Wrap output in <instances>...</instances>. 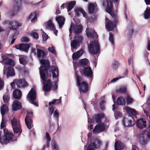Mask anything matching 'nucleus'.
Returning a JSON list of instances; mask_svg holds the SVG:
<instances>
[{
    "label": "nucleus",
    "instance_id": "obj_39",
    "mask_svg": "<svg viewBox=\"0 0 150 150\" xmlns=\"http://www.w3.org/2000/svg\"><path fill=\"white\" fill-rule=\"evenodd\" d=\"M145 19H148L150 18V7L147 6L144 13Z\"/></svg>",
    "mask_w": 150,
    "mask_h": 150
},
{
    "label": "nucleus",
    "instance_id": "obj_51",
    "mask_svg": "<svg viewBox=\"0 0 150 150\" xmlns=\"http://www.w3.org/2000/svg\"><path fill=\"white\" fill-rule=\"evenodd\" d=\"M29 41V39L28 37H23L21 38V42H28Z\"/></svg>",
    "mask_w": 150,
    "mask_h": 150
},
{
    "label": "nucleus",
    "instance_id": "obj_16",
    "mask_svg": "<svg viewBox=\"0 0 150 150\" xmlns=\"http://www.w3.org/2000/svg\"><path fill=\"white\" fill-rule=\"evenodd\" d=\"M105 27L108 31L113 30L115 27L116 25L112 21L107 18H105Z\"/></svg>",
    "mask_w": 150,
    "mask_h": 150
},
{
    "label": "nucleus",
    "instance_id": "obj_2",
    "mask_svg": "<svg viewBox=\"0 0 150 150\" xmlns=\"http://www.w3.org/2000/svg\"><path fill=\"white\" fill-rule=\"evenodd\" d=\"M3 24H7L9 25L10 26L9 28L11 30H15L12 37L16 38V36L19 33L17 29L18 27L21 26L22 24L16 21H10L8 20H5L3 22Z\"/></svg>",
    "mask_w": 150,
    "mask_h": 150
},
{
    "label": "nucleus",
    "instance_id": "obj_34",
    "mask_svg": "<svg viewBox=\"0 0 150 150\" xmlns=\"http://www.w3.org/2000/svg\"><path fill=\"white\" fill-rule=\"evenodd\" d=\"M37 15L36 14V11H35L33 13H30L29 16L27 18V20H29L32 18L31 21L32 23H34L35 22V20L37 18Z\"/></svg>",
    "mask_w": 150,
    "mask_h": 150
},
{
    "label": "nucleus",
    "instance_id": "obj_64",
    "mask_svg": "<svg viewBox=\"0 0 150 150\" xmlns=\"http://www.w3.org/2000/svg\"><path fill=\"white\" fill-rule=\"evenodd\" d=\"M52 146L53 149L58 147L57 145L56 144L55 142H53L52 143Z\"/></svg>",
    "mask_w": 150,
    "mask_h": 150
},
{
    "label": "nucleus",
    "instance_id": "obj_30",
    "mask_svg": "<svg viewBox=\"0 0 150 150\" xmlns=\"http://www.w3.org/2000/svg\"><path fill=\"white\" fill-rule=\"evenodd\" d=\"M56 20L59 25V27L62 28L64 24L65 18L61 16H59L56 18Z\"/></svg>",
    "mask_w": 150,
    "mask_h": 150
},
{
    "label": "nucleus",
    "instance_id": "obj_10",
    "mask_svg": "<svg viewBox=\"0 0 150 150\" xmlns=\"http://www.w3.org/2000/svg\"><path fill=\"white\" fill-rule=\"evenodd\" d=\"M33 113L32 112H28L25 118V123L29 129H31L32 127V124L33 121L31 119V117L33 116Z\"/></svg>",
    "mask_w": 150,
    "mask_h": 150
},
{
    "label": "nucleus",
    "instance_id": "obj_59",
    "mask_svg": "<svg viewBox=\"0 0 150 150\" xmlns=\"http://www.w3.org/2000/svg\"><path fill=\"white\" fill-rule=\"evenodd\" d=\"M77 39L76 40L78 41L79 42V43L81 42L83 38L81 36L79 35L77 37Z\"/></svg>",
    "mask_w": 150,
    "mask_h": 150
},
{
    "label": "nucleus",
    "instance_id": "obj_6",
    "mask_svg": "<svg viewBox=\"0 0 150 150\" xmlns=\"http://www.w3.org/2000/svg\"><path fill=\"white\" fill-rule=\"evenodd\" d=\"M21 0H15L13 6V10L9 12L10 16L11 17L13 16L15 13H17L22 8Z\"/></svg>",
    "mask_w": 150,
    "mask_h": 150
},
{
    "label": "nucleus",
    "instance_id": "obj_20",
    "mask_svg": "<svg viewBox=\"0 0 150 150\" xmlns=\"http://www.w3.org/2000/svg\"><path fill=\"white\" fill-rule=\"evenodd\" d=\"M125 109L127 113L129 115V116L132 117V119H134L133 117L132 116H134L137 115V113L136 110L134 109L131 108L128 106L126 107Z\"/></svg>",
    "mask_w": 150,
    "mask_h": 150
},
{
    "label": "nucleus",
    "instance_id": "obj_49",
    "mask_svg": "<svg viewBox=\"0 0 150 150\" xmlns=\"http://www.w3.org/2000/svg\"><path fill=\"white\" fill-rule=\"evenodd\" d=\"M82 9L81 8H77L75 10V12L76 15L77 16H79L80 14L79 13H81V11Z\"/></svg>",
    "mask_w": 150,
    "mask_h": 150
},
{
    "label": "nucleus",
    "instance_id": "obj_62",
    "mask_svg": "<svg viewBox=\"0 0 150 150\" xmlns=\"http://www.w3.org/2000/svg\"><path fill=\"white\" fill-rule=\"evenodd\" d=\"M54 109L55 107L53 106H52L49 108L50 111V114L51 115H52L53 113Z\"/></svg>",
    "mask_w": 150,
    "mask_h": 150
},
{
    "label": "nucleus",
    "instance_id": "obj_41",
    "mask_svg": "<svg viewBox=\"0 0 150 150\" xmlns=\"http://www.w3.org/2000/svg\"><path fill=\"white\" fill-rule=\"evenodd\" d=\"M125 99L127 104L128 105L132 104L134 101V99L128 94H127Z\"/></svg>",
    "mask_w": 150,
    "mask_h": 150
},
{
    "label": "nucleus",
    "instance_id": "obj_25",
    "mask_svg": "<svg viewBox=\"0 0 150 150\" xmlns=\"http://www.w3.org/2000/svg\"><path fill=\"white\" fill-rule=\"evenodd\" d=\"M13 98L15 99L20 100L22 97L21 92L19 89H16L13 91Z\"/></svg>",
    "mask_w": 150,
    "mask_h": 150
},
{
    "label": "nucleus",
    "instance_id": "obj_8",
    "mask_svg": "<svg viewBox=\"0 0 150 150\" xmlns=\"http://www.w3.org/2000/svg\"><path fill=\"white\" fill-rule=\"evenodd\" d=\"M150 138V132L145 131L142 134V138L139 140L140 143L144 145L147 144Z\"/></svg>",
    "mask_w": 150,
    "mask_h": 150
},
{
    "label": "nucleus",
    "instance_id": "obj_14",
    "mask_svg": "<svg viewBox=\"0 0 150 150\" xmlns=\"http://www.w3.org/2000/svg\"><path fill=\"white\" fill-rule=\"evenodd\" d=\"M105 125L103 122L98 123L93 130V132L95 133H98L105 131Z\"/></svg>",
    "mask_w": 150,
    "mask_h": 150
},
{
    "label": "nucleus",
    "instance_id": "obj_42",
    "mask_svg": "<svg viewBox=\"0 0 150 150\" xmlns=\"http://www.w3.org/2000/svg\"><path fill=\"white\" fill-rule=\"evenodd\" d=\"M127 38L129 40H130L132 38L134 32V30L132 27L128 28L127 30Z\"/></svg>",
    "mask_w": 150,
    "mask_h": 150
},
{
    "label": "nucleus",
    "instance_id": "obj_26",
    "mask_svg": "<svg viewBox=\"0 0 150 150\" xmlns=\"http://www.w3.org/2000/svg\"><path fill=\"white\" fill-rule=\"evenodd\" d=\"M3 62L4 64L6 65L13 66L14 63L13 60L8 57H2Z\"/></svg>",
    "mask_w": 150,
    "mask_h": 150
},
{
    "label": "nucleus",
    "instance_id": "obj_7",
    "mask_svg": "<svg viewBox=\"0 0 150 150\" xmlns=\"http://www.w3.org/2000/svg\"><path fill=\"white\" fill-rule=\"evenodd\" d=\"M11 125L14 133H19L20 134L22 132V130L20 122L14 118L11 121Z\"/></svg>",
    "mask_w": 150,
    "mask_h": 150
},
{
    "label": "nucleus",
    "instance_id": "obj_35",
    "mask_svg": "<svg viewBox=\"0 0 150 150\" xmlns=\"http://www.w3.org/2000/svg\"><path fill=\"white\" fill-rule=\"evenodd\" d=\"M6 75L8 77L10 76H13L15 75L14 70L13 67H10L8 68Z\"/></svg>",
    "mask_w": 150,
    "mask_h": 150
},
{
    "label": "nucleus",
    "instance_id": "obj_32",
    "mask_svg": "<svg viewBox=\"0 0 150 150\" xmlns=\"http://www.w3.org/2000/svg\"><path fill=\"white\" fill-rule=\"evenodd\" d=\"M76 2L75 1H71L66 4V6L67 8V11L69 12L76 5Z\"/></svg>",
    "mask_w": 150,
    "mask_h": 150
},
{
    "label": "nucleus",
    "instance_id": "obj_28",
    "mask_svg": "<svg viewBox=\"0 0 150 150\" xmlns=\"http://www.w3.org/2000/svg\"><path fill=\"white\" fill-rule=\"evenodd\" d=\"M137 125L139 128L142 129L146 126V121L143 119H140L137 120Z\"/></svg>",
    "mask_w": 150,
    "mask_h": 150
},
{
    "label": "nucleus",
    "instance_id": "obj_11",
    "mask_svg": "<svg viewBox=\"0 0 150 150\" xmlns=\"http://www.w3.org/2000/svg\"><path fill=\"white\" fill-rule=\"evenodd\" d=\"M107 6L106 8V11L112 17L115 18L116 16L113 11V4L112 1L107 0Z\"/></svg>",
    "mask_w": 150,
    "mask_h": 150
},
{
    "label": "nucleus",
    "instance_id": "obj_12",
    "mask_svg": "<svg viewBox=\"0 0 150 150\" xmlns=\"http://www.w3.org/2000/svg\"><path fill=\"white\" fill-rule=\"evenodd\" d=\"M80 71L81 75L83 74L86 76L92 77L93 76V72L90 67H85L83 69L81 70Z\"/></svg>",
    "mask_w": 150,
    "mask_h": 150
},
{
    "label": "nucleus",
    "instance_id": "obj_43",
    "mask_svg": "<svg viewBox=\"0 0 150 150\" xmlns=\"http://www.w3.org/2000/svg\"><path fill=\"white\" fill-rule=\"evenodd\" d=\"M9 95L8 93H5L3 96V99L5 103H7L9 100Z\"/></svg>",
    "mask_w": 150,
    "mask_h": 150
},
{
    "label": "nucleus",
    "instance_id": "obj_1",
    "mask_svg": "<svg viewBox=\"0 0 150 150\" xmlns=\"http://www.w3.org/2000/svg\"><path fill=\"white\" fill-rule=\"evenodd\" d=\"M40 62L42 66H41L39 68L40 76L43 82V91L45 92L49 91L51 89L52 87V82L50 79L46 80V74H48V70L51 72L52 74L53 78L59 76V71L58 69L57 66H50V62L48 60L46 59H41Z\"/></svg>",
    "mask_w": 150,
    "mask_h": 150
},
{
    "label": "nucleus",
    "instance_id": "obj_40",
    "mask_svg": "<svg viewBox=\"0 0 150 150\" xmlns=\"http://www.w3.org/2000/svg\"><path fill=\"white\" fill-rule=\"evenodd\" d=\"M83 30V26L81 25H76L74 31V33L76 34L81 33Z\"/></svg>",
    "mask_w": 150,
    "mask_h": 150
},
{
    "label": "nucleus",
    "instance_id": "obj_54",
    "mask_svg": "<svg viewBox=\"0 0 150 150\" xmlns=\"http://www.w3.org/2000/svg\"><path fill=\"white\" fill-rule=\"evenodd\" d=\"M48 50L52 54H55L56 53L55 50L54 49V47L53 46L52 47H49L48 49Z\"/></svg>",
    "mask_w": 150,
    "mask_h": 150
},
{
    "label": "nucleus",
    "instance_id": "obj_53",
    "mask_svg": "<svg viewBox=\"0 0 150 150\" xmlns=\"http://www.w3.org/2000/svg\"><path fill=\"white\" fill-rule=\"evenodd\" d=\"M75 27V25L74 23H71L70 28L69 29V35L71 34L73 30Z\"/></svg>",
    "mask_w": 150,
    "mask_h": 150
},
{
    "label": "nucleus",
    "instance_id": "obj_61",
    "mask_svg": "<svg viewBox=\"0 0 150 150\" xmlns=\"http://www.w3.org/2000/svg\"><path fill=\"white\" fill-rule=\"evenodd\" d=\"M46 138L47 139V141H50L51 140V138L49 133L47 132H46Z\"/></svg>",
    "mask_w": 150,
    "mask_h": 150
},
{
    "label": "nucleus",
    "instance_id": "obj_19",
    "mask_svg": "<svg viewBox=\"0 0 150 150\" xmlns=\"http://www.w3.org/2000/svg\"><path fill=\"white\" fill-rule=\"evenodd\" d=\"M6 128L4 129V141L6 142H8L9 141L11 140L13 137V134L9 133L8 131H5Z\"/></svg>",
    "mask_w": 150,
    "mask_h": 150
},
{
    "label": "nucleus",
    "instance_id": "obj_13",
    "mask_svg": "<svg viewBox=\"0 0 150 150\" xmlns=\"http://www.w3.org/2000/svg\"><path fill=\"white\" fill-rule=\"evenodd\" d=\"M31 44H30V45ZM30 44L21 43L15 45V47L17 49L28 52L30 47Z\"/></svg>",
    "mask_w": 150,
    "mask_h": 150
},
{
    "label": "nucleus",
    "instance_id": "obj_60",
    "mask_svg": "<svg viewBox=\"0 0 150 150\" xmlns=\"http://www.w3.org/2000/svg\"><path fill=\"white\" fill-rule=\"evenodd\" d=\"M115 115L117 117H120L121 116L122 114L120 112L116 111L115 113Z\"/></svg>",
    "mask_w": 150,
    "mask_h": 150
},
{
    "label": "nucleus",
    "instance_id": "obj_58",
    "mask_svg": "<svg viewBox=\"0 0 150 150\" xmlns=\"http://www.w3.org/2000/svg\"><path fill=\"white\" fill-rule=\"evenodd\" d=\"M54 117L56 118H58V117L59 116V113L58 112L57 109L54 111Z\"/></svg>",
    "mask_w": 150,
    "mask_h": 150
},
{
    "label": "nucleus",
    "instance_id": "obj_57",
    "mask_svg": "<svg viewBox=\"0 0 150 150\" xmlns=\"http://www.w3.org/2000/svg\"><path fill=\"white\" fill-rule=\"evenodd\" d=\"M48 35L45 33H43L42 34V40L43 41H46L47 39Z\"/></svg>",
    "mask_w": 150,
    "mask_h": 150
},
{
    "label": "nucleus",
    "instance_id": "obj_29",
    "mask_svg": "<svg viewBox=\"0 0 150 150\" xmlns=\"http://www.w3.org/2000/svg\"><path fill=\"white\" fill-rule=\"evenodd\" d=\"M122 122L123 125L125 127H132L134 125V123H132V120L125 118V117L123 118Z\"/></svg>",
    "mask_w": 150,
    "mask_h": 150
},
{
    "label": "nucleus",
    "instance_id": "obj_22",
    "mask_svg": "<svg viewBox=\"0 0 150 150\" xmlns=\"http://www.w3.org/2000/svg\"><path fill=\"white\" fill-rule=\"evenodd\" d=\"M22 108L21 104L20 102L16 100L14 101L12 106L13 111H16L21 109Z\"/></svg>",
    "mask_w": 150,
    "mask_h": 150
},
{
    "label": "nucleus",
    "instance_id": "obj_24",
    "mask_svg": "<svg viewBox=\"0 0 150 150\" xmlns=\"http://www.w3.org/2000/svg\"><path fill=\"white\" fill-rule=\"evenodd\" d=\"M97 6L96 4L93 3L89 4L88 6V12L89 14L93 13L96 10Z\"/></svg>",
    "mask_w": 150,
    "mask_h": 150
},
{
    "label": "nucleus",
    "instance_id": "obj_9",
    "mask_svg": "<svg viewBox=\"0 0 150 150\" xmlns=\"http://www.w3.org/2000/svg\"><path fill=\"white\" fill-rule=\"evenodd\" d=\"M28 99L32 102V104L38 106V105L37 102L34 101L36 98V91L33 88H32L27 95Z\"/></svg>",
    "mask_w": 150,
    "mask_h": 150
},
{
    "label": "nucleus",
    "instance_id": "obj_36",
    "mask_svg": "<svg viewBox=\"0 0 150 150\" xmlns=\"http://www.w3.org/2000/svg\"><path fill=\"white\" fill-rule=\"evenodd\" d=\"M1 115L3 116L5 115V113L8 110V108L6 104H4L1 108Z\"/></svg>",
    "mask_w": 150,
    "mask_h": 150
},
{
    "label": "nucleus",
    "instance_id": "obj_45",
    "mask_svg": "<svg viewBox=\"0 0 150 150\" xmlns=\"http://www.w3.org/2000/svg\"><path fill=\"white\" fill-rule=\"evenodd\" d=\"M109 41L110 43L113 45L114 44V35L111 32H110L109 33Z\"/></svg>",
    "mask_w": 150,
    "mask_h": 150
},
{
    "label": "nucleus",
    "instance_id": "obj_48",
    "mask_svg": "<svg viewBox=\"0 0 150 150\" xmlns=\"http://www.w3.org/2000/svg\"><path fill=\"white\" fill-rule=\"evenodd\" d=\"M19 62L21 64L24 65H25L27 64V62L24 58L23 57L20 58L19 59Z\"/></svg>",
    "mask_w": 150,
    "mask_h": 150
},
{
    "label": "nucleus",
    "instance_id": "obj_46",
    "mask_svg": "<svg viewBox=\"0 0 150 150\" xmlns=\"http://www.w3.org/2000/svg\"><path fill=\"white\" fill-rule=\"evenodd\" d=\"M119 64H120L117 61H114L112 64V68L115 69H116Z\"/></svg>",
    "mask_w": 150,
    "mask_h": 150
},
{
    "label": "nucleus",
    "instance_id": "obj_18",
    "mask_svg": "<svg viewBox=\"0 0 150 150\" xmlns=\"http://www.w3.org/2000/svg\"><path fill=\"white\" fill-rule=\"evenodd\" d=\"M86 35L89 38L93 39L94 37H97L96 32L93 29L87 28L86 30Z\"/></svg>",
    "mask_w": 150,
    "mask_h": 150
},
{
    "label": "nucleus",
    "instance_id": "obj_15",
    "mask_svg": "<svg viewBox=\"0 0 150 150\" xmlns=\"http://www.w3.org/2000/svg\"><path fill=\"white\" fill-rule=\"evenodd\" d=\"M102 142L99 139H96L94 142L90 143L88 146L87 150H95L96 147L99 148L101 145Z\"/></svg>",
    "mask_w": 150,
    "mask_h": 150
},
{
    "label": "nucleus",
    "instance_id": "obj_3",
    "mask_svg": "<svg viewBox=\"0 0 150 150\" xmlns=\"http://www.w3.org/2000/svg\"><path fill=\"white\" fill-rule=\"evenodd\" d=\"M89 52L95 55L100 52V46L98 43L96 41H92L88 46Z\"/></svg>",
    "mask_w": 150,
    "mask_h": 150
},
{
    "label": "nucleus",
    "instance_id": "obj_21",
    "mask_svg": "<svg viewBox=\"0 0 150 150\" xmlns=\"http://www.w3.org/2000/svg\"><path fill=\"white\" fill-rule=\"evenodd\" d=\"M89 62V61L87 59L84 58L79 60L78 63H75L74 65L77 67L81 66L83 67L85 66H87Z\"/></svg>",
    "mask_w": 150,
    "mask_h": 150
},
{
    "label": "nucleus",
    "instance_id": "obj_47",
    "mask_svg": "<svg viewBox=\"0 0 150 150\" xmlns=\"http://www.w3.org/2000/svg\"><path fill=\"white\" fill-rule=\"evenodd\" d=\"M105 101L104 100H102L100 103V108L101 110H103L105 109Z\"/></svg>",
    "mask_w": 150,
    "mask_h": 150
},
{
    "label": "nucleus",
    "instance_id": "obj_27",
    "mask_svg": "<svg viewBox=\"0 0 150 150\" xmlns=\"http://www.w3.org/2000/svg\"><path fill=\"white\" fill-rule=\"evenodd\" d=\"M115 150H122L125 147L124 144L119 141H116L115 144Z\"/></svg>",
    "mask_w": 150,
    "mask_h": 150
},
{
    "label": "nucleus",
    "instance_id": "obj_56",
    "mask_svg": "<svg viewBox=\"0 0 150 150\" xmlns=\"http://www.w3.org/2000/svg\"><path fill=\"white\" fill-rule=\"evenodd\" d=\"M4 82L3 80L0 78V90L2 89L4 87Z\"/></svg>",
    "mask_w": 150,
    "mask_h": 150
},
{
    "label": "nucleus",
    "instance_id": "obj_44",
    "mask_svg": "<svg viewBox=\"0 0 150 150\" xmlns=\"http://www.w3.org/2000/svg\"><path fill=\"white\" fill-rule=\"evenodd\" d=\"M79 44V41L76 40H74L71 41V46L74 49H75Z\"/></svg>",
    "mask_w": 150,
    "mask_h": 150
},
{
    "label": "nucleus",
    "instance_id": "obj_38",
    "mask_svg": "<svg viewBox=\"0 0 150 150\" xmlns=\"http://www.w3.org/2000/svg\"><path fill=\"white\" fill-rule=\"evenodd\" d=\"M116 102L119 105H124L125 104V99L123 97L120 96L117 99Z\"/></svg>",
    "mask_w": 150,
    "mask_h": 150
},
{
    "label": "nucleus",
    "instance_id": "obj_37",
    "mask_svg": "<svg viewBox=\"0 0 150 150\" xmlns=\"http://www.w3.org/2000/svg\"><path fill=\"white\" fill-rule=\"evenodd\" d=\"M116 92L126 94L127 92V86H124L120 87L117 90Z\"/></svg>",
    "mask_w": 150,
    "mask_h": 150
},
{
    "label": "nucleus",
    "instance_id": "obj_17",
    "mask_svg": "<svg viewBox=\"0 0 150 150\" xmlns=\"http://www.w3.org/2000/svg\"><path fill=\"white\" fill-rule=\"evenodd\" d=\"M46 28L47 29L52 30L54 32V34L57 35V33L58 31L56 30L54 24L52 23V20H49L47 22L46 25Z\"/></svg>",
    "mask_w": 150,
    "mask_h": 150
},
{
    "label": "nucleus",
    "instance_id": "obj_52",
    "mask_svg": "<svg viewBox=\"0 0 150 150\" xmlns=\"http://www.w3.org/2000/svg\"><path fill=\"white\" fill-rule=\"evenodd\" d=\"M78 71H76L75 73V75L76 77V82H77L78 79H79V81H82V77L78 74Z\"/></svg>",
    "mask_w": 150,
    "mask_h": 150
},
{
    "label": "nucleus",
    "instance_id": "obj_55",
    "mask_svg": "<svg viewBox=\"0 0 150 150\" xmlns=\"http://www.w3.org/2000/svg\"><path fill=\"white\" fill-rule=\"evenodd\" d=\"M6 123L5 120L4 119H2V122L1 124V128H4L6 127Z\"/></svg>",
    "mask_w": 150,
    "mask_h": 150
},
{
    "label": "nucleus",
    "instance_id": "obj_31",
    "mask_svg": "<svg viewBox=\"0 0 150 150\" xmlns=\"http://www.w3.org/2000/svg\"><path fill=\"white\" fill-rule=\"evenodd\" d=\"M83 53V50H80L73 53L72 55V59L74 60L78 59Z\"/></svg>",
    "mask_w": 150,
    "mask_h": 150
},
{
    "label": "nucleus",
    "instance_id": "obj_50",
    "mask_svg": "<svg viewBox=\"0 0 150 150\" xmlns=\"http://www.w3.org/2000/svg\"><path fill=\"white\" fill-rule=\"evenodd\" d=\"M31 36L35 39H38L39 35L36 32H33L30 33Z\"/></svg>",
    "mask_w": 150,
    "mask_h": 150
},
{
    "label": "nucleus",
    "instance_id": "obj_5",
    "mask_svg": "<svg viewBox=\"0 0 150 150\" xmlns=\"http://www.w3.org/2000/svg\"><path fill=\"white\" fill-rule=\"evenodd\" d=\"M11 85L13 88H14L13 87L15 85L17 86V88H21L28 86V84L24 79H14L13 82L11 83Z\"/></svg>",
    "mask_w": 150,
    "mask_h": 150
},
{
    "label": "nucleus",
    "instance_id": "obj_23",
    "mask_svg": "<svg viewBox=\"0 0 150 150\" xmlns=\"http://www.w3.org/2000/svg\"><path fill=\"white\" fill-rule=\"evenodd\" d=\"M105 117V114L103 113H101L95 114L93 117V119L96 123H99L101 121L102 119Z\"/></svg>",
    "mask_w": 150,
    "mask_h": 150
},
{
    "label": "nucleus",
    "instance_id": "obj_63",
    "mask_svg": "<svg viewBox=\"0 0 150 150\" xmlns=\"http://www.w3.org/2000/svg\"><path fill=\"white\" fill-rule=\"evenodd\" d=\"M123 78V77H121V76H120L119 77H117L113 79L111 81V82H112L117 81L119 79L122 78Z\"/></svg>",
    "mask_w": 150,
    "mask_h": 150
},
{
    "label": "nucleus",
    "instance_id": "obj_4",
    "mask_svg": "<svg viewBox=\"0 0 150 150\" xmlns=\"http://www.w3.org/2000/svg\"><path fill=\"white\" fill-rule=\"evenodd\" d=\"M76 82V85L79 87V90L80 93H86L88 91V85L87 83L85 81H79V79L77 80Z\"/></svg>",
    "mask_w": 150,
    "mask_h": 150
},
{
    "label": "nucleus",
    "instance_id": "obj_33",
    "mask_svg": "<svg viewBox=\"0 0 150 150\" xmlns=\"http://www.w3.org/2000/svg\"><path fill=\"white\" fill-rule=\"evenodd\" d=\"M37 57L39 58H43L45 57L46 54L45 51L37 48Z\"/></svg>",
    "mask_w": 150,
    "mask_h": 150
}]
</instances>
